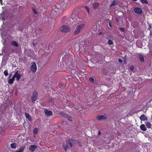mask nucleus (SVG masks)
Listing matches in <instances>:
<instances>
[{
  "mask_svg": "<svg viewBox=\"0 0 152 152\" xmlns=\"http://www.w3.org/2000/svg\"><path fill=\"white\" fill-rule=\"evenodd\" d=\"M101 134V133L99 131L98 132V135H100Z\"/></svg>",
  "mask_w": 152,
  "mask_h": 152,
  "instance_id": "4c0bfd02",
  "label": "nucleus"
},
{
  "mask_svg": "<svg viewBox=\"0 0 152 152\" xmlns=\"http://www.w3.org/2000/svg\"><path fill=\"white\" fill-rule=\"evenodd\" d=\"M4 74L5 76H7L8 75V71L7 70H5L4 72Z\"/></svg>",
  "mask_w": 152,
  "mask_h": 152,
  "instance_id": "7c9ffc66",
  "label": "nucleus"
},
{
  "mask_svg": "<svg viewBox=\"0 0 152 152\" xmlns=\"http://www.w3.org/2000/svg\"><path fill=\"white\" fill-rule=\"evenodd\" d=\"M66 20V17H64L62 19L61 21L63 23H65Z\"/></svg>",
  "mask_w": 152,
  "mask_h": 152,
  "instance_id": "cd10ccee",
  "label": "nucleus"
},
{
  "mask_svg": "<svg viewBox=\"0 0 152 152\" xmlns=\"http://www.w3.org/2000/svg\"><path fill=\"white\" fill-rule=\"evenodd\" d=\"M75 142V140L71 139L66 140V142H64L63 145V147L64 151H66V150L71 147Z\"/></svg>",
  "mask_w": 152,
  "mask_h": 152,
  "instance_id": "f257e3e1",
  "label": "nucleus"
},
{
  "mask_svg": "<svg viewBox=\"0 0 152 152\" xmlns=\"http://www.w3.org/2000/svg\"><path fill=\"white\" fill-rule=\"evenodd\" d=\"M151 29V26H150L149 27V29L150 30Z\"/></svg>",
  "mask_w": 152,
  "mask_h": 152,
  "instance_id": "58836bf2",
  "label": "nucleus"
},
{
  "mask_svg": "<svg viewBox=\"0 0 152 152\" xmlns=\"http://www.w3.org/2000/svg\"><path fill=\"white\" fill-rule=\"evenodd\" d=\"M131 0L132 1H137V0Z\"/></svg>",
  "mask_w": 152,
  "mask_h": 152,
  "instance_id": "37998d69",
  "label": "nucleus"
},
{
  "mask_svg": "<svg viewBox=\"0 0 152 152\" xmlns=\"http://www.w3.org/2000/svg\"><path fill=\"white\" fill-rule=\"evenodd\" d=\"M62 115L64 117L66 118L69 121H72V118L70 116L64 113H63L62 114Z\"/></svg>",
  "mask_w": 152,
  "mask_h": 152,
  "instance_id": "9b49d317",
  "label": "nucleus"
},
{
  "mask_svg": "<svg viewBox=\"0 0 152 152\" xmlns=\"http://www.w3.org/2000/svg\"><path fill=\"white\" fill-rule=\"evenodd\" d=\"M11 45L16 47H18V43L14 41H13L11 42Z\"/></svg>",
  "mask_w": 152,
  "mask_h": 152,
  "instance_id": "aec40b11",
  "label": "nucleus"
},
{
  "mask_svg": "<svg viewBox=\"0 0 152 152\" xmlns=\"http://www.w3.org/2000/svg\"><path fill=\"white\" fill-rule=\"evenodd\" d=\"M35 137V135H34V137Z\"/></svg>",
  "mask_w": 152,
  "mask_h": 152,
  "instance_id": "a18cd8bd",
  "label": "nucleus"
},
{
  "mask_svg": "<svg viewBox=\"0 0 152 152\" xmlns=\"http://www.w3.org/2000/svg\"><path fill=\"white\" fill-rule=\"evenodd\" d=\"M37 148V146L35 145H31L29 148V150L31 152H33L34 149Z\"/></svg>",
  "mask_w": 152,
  "mask_h": 152,
  "instance_id": "dca6fc26",
  "label": "nucleus"
},
{
  "mask_svg": "<svg viewBox=\"0 0 152 152\" xmlns=\"http://www.w3.org/2000/svg\"><path fill=\"white\" fill-rule=\"evenodd\" d=\"M37 69V67L36 64L35 62H34L32 63L31 66V69L32 72L33 73H35Z\"/></svg>",
  "mask_w": 152,
  "mask_h": 152,
  "instance_id": "423d86ee",
  "label": "nucleus"
},
{
  "mask_svg": "<svg viewBox=\"0 0 152 152\" xmlns=\"http://www.w3.org/2000/svg\"><path fill=\"white\" fill-rule=\"evenodd\" d=\"M19 72V71L17 70L15 73V75L13 76L15 78H16L17 81H18L21 77V75Z\"/></svg>",
  "mask_w": 152,
  "mask_h": 152,
  "instance_id": "0eeeda50",
  "label": "nucleus"
},
{
  "mask_svg": "<svg viewBox=\"0 0 152 152\" xmlns=\"http://www.w3.org/2000/svg\"><path fill=\"white\" fill-rule=\"evenodd\" d=\"M140 59L141 61L143 62L144 61V58L143 56L141 55H140L139 56Z\"/></svg>",
  "mask_w": 152,
  "mask_h": 152,
  "instance_id": "5701e85b",
  "label": "nucleus"
},
{
  "mask_svg": "<svg viewBox=\"0 0 152 152\" xmlns=\"http://www.w3.org/2000/svg\"><path fill=\"white\" fill-rule=\"evenodd\" d=\"M15 78L13 76L12 77V75L10 74L9 76V78L8 82L10 84H12Z\"/></svg>",
  "mask_w": 152,
  "mask_h": 152,
  "instance_id": "6e6552de",
  "label": "nucleus"
},
{
  "mask_svg": "<svg viewBox=\"0 0 152 152\" xmlns=\"http://www.w3.org/2000/svg\"><path fill=\"white\" fill-rule=\"evenodd\" d=\"M73 57L72 55L66 54L63 58V60L65 61V63L66 64L69 65H72Z\"/></svg>",
  "mask_w": 152,
  "mask_h": 152,
  "instance_id": "f03ea898",
  "label": "nucleus"
},
{
  "mask_svg": "<svg viewBox=\"0 0 152 152\" xmlns=\"http://www.w3.org/2000/svg\"><path fill=\"white\" fill-rule=\"evenodd\" d=\"M85 26V25L83 23H81L77 25L74 31V34L75 35H77L81 33L84 29Z\"/></svg>",
  "mask_w": 152,
  "mask_h": 152,
  "instance_id": "7ed1b4c3",
  "label": "nucleus"
},
{
  "mask_svg": "<svg viewBox=\"0 0 152 152\" xmlns=\"http://www.w3.org/2000/svg\"><path fill=\"white\" fill-rule=\"evenodd\" d=\"M118 60V61L120 63H121L122 62V60L121 59L119 58Z\"/></svg>",
  "mask_w": 152,
  "mask_h": 152,
  "instance_id": "e433bc0d",
  "label": "nucleus"
},
{
  "mask_svg": "<svg viewBox=\"0 0 152 152\" xmlns=\"http://www.w3.org/2000/svg\"><path fill=\"white\" fill-rule=\"evenodd\" d=\"M24 146H22L20 148L19 150L16 151V152H23L24 149Z\"/></svg>",
  "mask_w": 152,
  "mask_h": 152,
  "instance_id": "6ab92c4d",
  "label": "nucleus"
},
{
  "mask_svg": "<svg viewBox=\"0 0 152 152\" xmlns=\"http://www.w3.org/2000/svg\"><path fill=\"white\" fill-rule=\"evenodd\" d=\"M134 11L135 13L138 14H141L142 12V10L138 7L135 8L134 10Z\"/></svg>",
  "mask_w": 152,
  "mask_h": 152,
  "instance_id": "9d476101",
  "label": "nucleus"
},
{
  "mask_svg": "<svg viewBox=\"0 0 152 152\" xmlns=\"http://www.w3.org/2000/svg\"><path fill=\"white\" fill-rule=\"evenodd\" d=\"M10 146L12 148H15L16 147V144L15 143H12L11 144Z\"/></svg>",
  "mask_w": 152,
  "mask_h": 152,
  "instance_id": "b1692460",
  "label": "nucleus"
},
{
  "mask_svg": "<svg viewBox=\"0 0 152 152\" xmlns=\"http://www.w3.org/2000/svg\"><path fill=\"white\" fill-rule=\"evenodd\" d=\"M85 8H86V10L87 11V12H88V13L89 14L90 13V11L88 7L86 6L85 7Z\"/></svg>",
  "mask_w": 152,
  "mask_h": 152,
  "instance_id": "2f4dec72",
  "label": "nucleus"
},
{
  "mask_svg": "<svg viewBox=\"0 0 152 152\" xmlns=\"http://www.w3.org/2000/svg\"><path fill=\"white\" fill-rule=\"evenodd\" d=\"M70 30V28L65 25L63 26L61 28V31L63 32H68Z\"/></svg>",
  "mask_w": 152,
  "mask_h": 152,
  "instance_id": "20e7f679",
  "label": "nucleus"
},
{
  "mask_svg": "<svg viewBox=\"0 0 152 152\" xmlns=\"http://www.w3.org/2000/svg\"><path fill=\"white\" fill-rule=\"evenodd\" d=\"M25 115L26 118H27L29 121H32L33 120L32 118L28 113H25Z\"/></svg>",
  "mask_w": 152,
  "mask_h": 152,
  "instance_id": "f8f14e48",
  "label": "nucleus"
},
{
  "mask_svg": "<svg viewBox=\"0 0 152 152\" xmlns=\"http://www.w3.org/2000/svg\"><path fill=\"white\" fill-rule=\"evenodd\" d=\"M59 12V10L58 8H56L53 10L51 12V13L53 14L55 16L56 15L57 13Z\"/></svg>",
  "mask_w": 152,
  "mask_h": 152,
  "instance_id": "ddd939ff",
  "label": "nucleus"
},
{
  "mask_svg": "<svg viewBox=\"0 0 152 152\" xmlns=\"http://www.w3.org/2000/svg\"><path fill=\"white\" fill-rule=\"evenodd\" d=\"M99 3H94L93 4V7L94 9L96 8L99 6Z\"/></svg>",
  "mask_w": 152,
  "mask_h": 152,
  "instance_id": "4be33fe9",
  "label": "nucleus"
},
{
  "mask_svg": "<svg viewBox=\"0 0 152 152\" xmlns=\"http://www.w3.org/2000/svg\"><path fill=\"white\" fill-rule=\"evenodd\" d=\"M44 112L46 115L50 116L52 114V113L51 111L46 110H45Z\"/></svg>",
  "mask_w": 152,
  "mask_h": 152,
  "instance_id": "2eb2a0df",
  "label": "nucleus"
},
{
  "mask_svg": "<svg viewBox=\"0 0 152 152\" xmlns=\"http://www.w3.org/2000/svg\"><path fill=\"white\" fill-rule=\"evenodd\" d=\"M141 0V2L143 4H144V3H145L146 4H148V2L147 0Z\"/></svg>",
  "mask_w": 152,
  "mask_h": 152,
  "instance_id": "c85d7f7f",
  "label": "nucleus"
},
{
  "mask_svg": "<svg viewBox=\"0 0 152 152\" xmlns=\"http://www.w3.org/2000/svg\"><path fill=\"white\" fill-rule=\"evenodd\" d=\"M59 84H60V85L61 86H63V85H64V84H63V83H60Z\"/></svg>",
  "mask_w": 152,
  "mask_h": 152,
  "instance_id": "ea45409f",
  "label": "nucleus"
},
{
  "mask_svg": "<svg viewBox=\"0 0 152 152\" xmlns=\"http://www.w3.org/2000/svg\"><path fill=\"white\" fill-rule=\"evenodd\" d=\"M107 118V116L104 115H100L97 116V118L98 120H104Z\"/></svg>",
  "mask_w": 152,
  "mask_h": 152,
  "instance_id": "1a4fd4ad",
  "label": "nucleus"
},
{
  "mask_svg": "<svg viewBox=\"0 0 152 152\" xmlns=\"http://www.w3.org/2000/svg\"><path fill=\"white\" fill-rule=\"evenodd\" d=\"M89 80L92 82H93L94 81V78H91L89 79Z\"/></svg>",
  "mask_w": 152,
  "mask_h": 152,
  "instance_id": "473e14b6",
  "label": "nucleus"
},
{
  "mask_svg": "<svg viewBox=\"0 0 152 152\" xmlns=\"http://www.w3.org/2000/svg\"><path fill=\"white\" fill-rule=\"evenodd\" d=\"M72 19L74 21H76L78 19L77 16L75 14L72 15Z\"/></svg>",
  "mask_w": 152,
  "mask_h": 152,
  "instance_id": "f3484780",
  "label": "nucleus"
},
{
  "mask_svg": "<svg viewBox=\"0 0 152 152\" xmlns=\"http://www.w3.org/2000/svg\"><path fill=\"white\" fill-rule=\"evenodd\" d=\"M0 3H1V4H2V0H0Z\"/></svg>",
  "mask_w": 152,
  "mask_h": 152,
  "instance_id": "79ce46f5",
  "label": "nucleus"
},
{
  "mask_svg": "<svg viewBox=\"0 0 152 152\" xmlns=\"http://www.w3.org/2000/svg\"><path fill=\"white\" fill-rule=\"evenodd\" d=\"M118 4V2L117 1L114 0L112 2V4L111 5H116Z\"/></svg>",
  "mask_w": 152,
  "mask_h": 152,
  "instance_id": "393cba45",
  "label": "nucleus"
},
{
  "mask_svg": "<svg viewBox=\"0 0 152 152\" xmlns=\"http://www.w3.org/2000/svg\"><path fill=\"white\" fill-rule=\"evenodd\" d=\"M116 20L117 22H118V19H116Z\"/></svg>",
  "mask_w": 152,
  "mask_h": 152,
  "instance_id": "c03bdc74",
  "label": "nucleus"
},
{
  "mask_svg": "<svg viewBox=\"0 0 152 152\" xmlns=\"http://www.w3.org/2000/svg\"><path fill=\"white\" fill-rule=\"evenodd\" d=\"M145 124L148 128H150L152 126L151 124L149 122H147L145 123Z\"/></svg>",
  "mask_w": 152,
  "mask_h": 152,
  "instance_id": "412c9836",
  "label": "nucleus"
},
{
  "mask_svg": "<svg viewBox=\"0 0 152 152\" xmlns=\"http://www.w3.org/2000/svg\"><path fill=\"white\" fill-rule=\"evenodd\" d=\"M33 133L34 134H36L38 132V129L37 128H35L33 131Z\"/></svg>",
  "mask_w": 152,
  "mask_h": 152,
  "instance_id": "a878e982",
  "label": "nucleus"
},
{
  "mask_svg": "<svg viewBox=\"0 0 152 152\" xmlns=\"http://www.w3.org/2000/svg\"><path fill=\"white\" fill-rule=\"evenodd\" d=\"M32 44H33V45L34 46V47H37V46H39V44H38V43L37 42H33L32 43Z\"/></svg>",
  "mask_w": 152,
  "mask_h": 152,
  "instance_id": "bb28decb",
  "label": "nucleus"
},
{
  "mask_svg": "<svg viewBox=\"0 0 152 152\" xmlns=\"http://www.w3.org/2000/svg\"><path fill=\"white\" fill-rule=\"evenodd\" d=\"M108 42L109 44L110 45H112L113 44V42L112 41V40H109Z\"/></svg>",
  "mask_w": 152,
  "mask_h": 152,
  "instance_id": "c756f323",
  "label": "nucleus"
},
{
  "mask_svg": "<svg viewBox=\"0 0 152 152\" xmlns=\"http://www.w3.org/2000/svg\"><path fill=\"white\" fill-rule=\"evenodd\" d=\"M140 119L141 121H148V119L146 116L144 115H142L140 117Z\"/></svg>",
  "mask_w": 152,
  "mask_h": 152,
  "instance_id": "4468645a",
  "label": "nucleus"
},
{
  "mask_svg": "<svg viewBox=\"0 0 152 152\" xmlns=\"http://www.w3.org/2000/svg\"><path fill=\"white\" fill-rule=\"evenodd\" d=\"M134 69V67L133 66H131L130 68V69L131 70H133Z\"/></svg>",
  "mask_w": 152,
  "mask_h": 152,
  "instance_id": "c9c22d12",
  "label": "nucleus"
},
{
  "mask_svg": "<svg viewBox=\"0 0 152 152\" xmlns=\"http://www.w3.org/2000/svg\"><path fill=\"white\" fill-rule=\"evenodd\" d=\"M109 26L110 27H112L111 24V23H109Z\"/></svg>",
  "mask_w": 152,
  "mask_h": 152,
  "instance_id": "a19ab883",
  "label": "nucleus"
},
{
  "mask_svg": "<svg viewBox=\"0 0 152 152\" xmlns=\"http://www.w3.org/2000/svg\"><path fill=\"white\" fill-rule=\"evenodd\" d=\"M32 11H33V12L35 13V14H37V12L36 11V10L34 8H33L32 9Z\"/></svg>",
  "mask_w": 152,
  "mask_h": 152,
  "instance_id": "72a5a7b5",
  "label": "nucleus"
},
{
  "mask_svg": "<svg viewBox=\"0 0 152 152\" xmlns=\"http://www.w3.org/2000/svg\"><path fill=\"white\" fill-rule=\"evenodd\" d=\"M140 127L141 130L143 131H145L147 130L146 127L145 125L144 124H142L140 126Z\"/></svg>",
  "mask_w": 152,
  "mask_h": 152,
  "instance_id": "a211bd4d",
  "label": "nucleus"
},
{
  "mask_svg": "<svg viewBox=\"0 0 152 152\" xmlns=\"http://www.w3.org/2000/svg\"><path fill=\"white\" fill-rule=\"evenodd\" d=\"M120 30L122 32H124V29L123 28H121Z\"/></svg>",
  "mask_w": 152,
  "mask_h": 152,
  "instance_id": "f704fd0d",
  "label": "nucleus"
},
{
  "mask_svg": "<svg viewBox=\"0 0 152 152\" xmlns=\"http://www.w3.org/2000/svg\"><path fill=\"white\" fill-rule=\"evenodd\" d=\"M38 95V94L37 92L35 91L33 92L31 97V100L33 102H34L37 99Z\"/></svg>",
  "mask_w": 152,
  "mask_h": 152,
  "instance_id": "39448f33",
  "label": "nucleus"
}]
</instances>
